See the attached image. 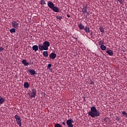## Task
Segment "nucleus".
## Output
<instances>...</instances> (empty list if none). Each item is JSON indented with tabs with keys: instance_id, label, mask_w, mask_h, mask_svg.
I'll use <instances>...</instances> for the list:
<instances>
[{
	"instance_id": "nucleus-1",
	"label": "nucleus",
	"mask_w": 127,
	"mask_h": 127,
	"mask_svg": "<svg viewBox=\"0 0 127 127\" xmlns=\"http://www.w3.org/2000/svg\"><path fill=\"white\" fill-rule=\"evenodd\" d=\"M88 115L91 117V118H96L100 117L101 113L100 111L97 110V108L95 106H92L90 108V111L88 112Z\"/></svg>"
},
{
	"instance_id": "nucleus-2",
	"label": "nucleus",
	"mask_w": 127,
	"mask_h": 127,
	"mask_svg": "<svg viewBox=\"0 0 127 127\" xmlns=\"http://www.w3.org/2000/svg\"><path fill=\"white\" fill-rule=\"evenodd\" d=\"M50 46V43L48 41H45L42 44L39 45V49L40 51H43V50H48V47Z\"/></svg>"
},
{
	"instance_id": "nucleus-3",
	"label": "nucleus",
	"mask_w": 127,
	"mask_h": 127,
	"mask_svg": "<svg viewBox=\"0 0 127 127\" xmlns=\"http://www.w3.org/2000/svg\"><path fill=\"white\" fill-rule=\"evenodd\" d=\"M14 118L15 119L17 125H18L19 127H21V118H20V117H19L18 115H15Z\"/></svg>"
},
{
	"instance_id": "nucleus-4",
	"label": "nucleus",
	"mask_w": 127,
	"mask_h": 127,
	"mask_svg": "<svg viewBox=\"0 0 127 127\" xmlns=\"http://www.w3.org/2000/svg\"><path fill=\"white\" fill-rule=\"evenodd\" d=\"M73 123H74V121L72 119H68L66 121V125L68 127H73Z\"/></svg>"
},
{
	"instance_id": "nucleus-5",
	"label": "nucleus",
	"mask_w": 127,
	"mask_h": 127,
	"mask_svg": "<svg viewBox=\"0 0 127 127\" xmlns=\"http://www.w3.org/2000/svg\"><path fill=\"white\" fill-rule=\"evenodd\" d=\"M36 89H32V92L30 94L31 98H35V96H36Z\"/></svg>"
},
{
	"instance_id": "nucleus-6",
	"label": "nucleus",
	"mask_w": 127,
	"mask_h": 127,
	"mask_svg": "<svg viewBox=\"0 0 127 127\" xmlns=\"http://www.w3.org/2000/svg\"><path fill=\"white\" fill-rule=\"evenodd\" d=\"M12 26L13 27V28H16V29H18V27L19 25H18V24L16 21H13L12 22Z\"/></svg>"
},
{
	"instance_id": "nucleus-7",
	"label": "nucleus",
	"mask_w": 127,
	"mask_h": 127,
	"mask_svg": "<svg viewBox=\"0 0 127 127\" xmlns=\"http://www.w3.org/2000/svg\"><path fill=\"white\" fill-rule=\"evenodd\" d=\"M57 56V55H56V54H55L54 53H52L49 55V58L52 60H54L55 59V58H56Z\"/></svg>"
},
{
	"instance_id": "nucleus-8",
	"label": "nucleus",
	"mask_w": 127,
	"mask_h": 127,
	"mask_svg": "<svg viewBox=\"0 0 127 127\" xmlns=\"http://www.w3.org/2000/svg\"><path fill=\"white\" fill-rule=\"evenodd\" d=\"M48 6H49L51 9H52L55 6V5H54V3H53V2L51 1H48Z\"/></svg>"
},
{
	"instance_id": "nucleus-9",
	"label": "nucleus",
	"mask_w": 127,
	"mask_h": 127,
	"mask_svg": "<svg viewBox=\"0 0 127 127\" xmlns=\"http://www.w3.org/2000/svg\"><path fill=\"white\" fill-rule=\"evenodd\" d=\"M106 53L109 55V56H114V51L108 49L106 51Z\"/></svg>"
},
{
	"instance_id": "nucleus-10",
	"label": "nucleus",
	"mask_w": 127,
	"mask_h": 127,
	"mask_svg": "<svg viewBox=\"0 0 127 127\" xmlns=\"http://www.w3.org/2000/svg\"><path fill=\"white\" fill-rule=\"evenodd\" d=\"M52 9L54 12H60V8L57 6H54Z\"/></svg>"
},
{
	"instance_id": "nucleus-11",
	"label": "nucleus",
	"mask_w": 127,
	"mask_h": 127,
	"mask_svg": "<svg viewBox=\"0 0 127 127\" xmlns=\"http://www.w3.org/2000/svg\"><path fill=\"white\" fill-rule=\"evenodd\" d=\"M38 48H39V46L37 45H34L32 47V50L35 51V52H36L38 50Z\"/></svg>"
},
{
	"instance_id": "nucleus-12",
	"label": "nucleus",
	"mask_w": 127,
	"mask_h": 127,
	"mask_svg": "<svg viewBox=\"0 0 127 127\" xmlns=\"http://www.w3.org/2000/svg\"><path fill=\"white\" fill-rule=\"evenodd\" d=\"M4 102H5V99L2 98L1 96L0 95V104L2 105Z\"/></svg>"
},
{
	"instance_id": "nucleus-13",
	"label": "nucleus",
	"mask_w": 127,
	"mask_h": 127,
	"mask_svg": "<svg viewBox=\"0 0 127 127\" xmlns=\"http://www.w3.org/2000/svg\"><path fill=\"white\" fill-rule=\"evenodd\" d=\"M26 61V60H23L22 61V64H23L24 66H28V65H29V63H27Z\"/></svg>"
},
{
	"instance_id": "nucleus-14",
	"label": "nucleus",
	"mask_w": 127,
	"mask_h": 127,
	"mask_svg": "<svg viewBox=\"0 0 127 127\" xmlns=\"http://www.w3.org/2000/svg\"><path fill=\"white\" fill-rule=\"evenodd\" d=\"M28 72L31 75H35L36 74V71L34 69H30L28 70Z\"/></svg>"
},
{
	"instance_id": "nucleus-15",
	"label": "nucleus",
	"mask_w": 127,
	"mask_h": 127,
	"mask_svg": "<svg viewBox=\"0 0 127 127\" xmlns=\"http://www.w3.org/2000/svg\"><path fill=\"white\" fill-rule=\"evenodd\" d=\"M87 8H88V7H87V6H85L82 9V12L84 14H85V13H87Z\"/></svg>"
},
{
	"instance_id": "nucleus-16",
	"label": "nucleus",
	"mask_w": 127,
	"mask_h": 127,
	"mask_svg": "<svg viewBox=\"0 0 127 127\" xmlns=\"http://www.w3.org/2000/svg\"><path fill=\"white\" fill-rule=\"evenodd\" d=\"M84 31L86 33H89L90 32V28L88 26H86L84 27Z\"/></svg>"
},
{
	"instance_id": "nucleus-17",
	"label": "nucleus",
	"mask_w": 127,
	"mask_h": 127,
	"mask_svg": "<svg viewBox=\"0 0 127 127\" xmlns=\"http://www.w3.org/2000/svg\"><path fill=\"white\" fill-rule=\"evenodd\" d=\"M78 28H79V29L82 30L83 29H84L85 28V26H84V25H83V24L82 23H80L78 25Z\"/></svg>"
},
{
	"instance_id": "nucleus-18",
	"label": "nucleus",
	"mask_w": 127,
	"mask_h": 127,
	"mask_svg": "<svg viewBox=\"0 0 127 127\" xmlns=\"http://www.w3.org/2000/svg\"><path fill=\"white\" fill-rule=\"evenodd\" d=\"M24 87L27 89L28 88H29V83L28 82H26L24 83L23 85Z\"/></svg>"
},
{
	"instance_id": "nucleus-19",
	"label": "nucleus",
	"mask_w": 127,
	"mask_h": 127,
	"mask_svg": "<svg viewBox=\"0 0 127 127\" xmlns=\"http://www.w3.org/2000/svg\"><path fill=\"white\" fill-rule=\"evenodd\" d=\"M9 31L10 33H15V32H16V31L15 30V29L14 28H11L9 30Z\"/></svg>"
},
{
	"instance_id": "nucleus-20",
	"label": "nucleus",
	"mask_w": 127,
	"mask_h": 127,
	"mask_svg": "<svg viewBox=\"0 0 127 127\" xmlns=\"http://www.w3.org/2000/svg\"><path fill=\"white\" fill-rule=\"evenodd\" d=\"M43 55L44 57H48V52L44 51L43 53Z\"/></svg>"
},
{
	"instance_id": "nucleus-21",
	"label": "nucleus",
	"mask_w": 127,
	"mask_h": 127,
	"mask_svg": "<svg viewBox=\"0 0 127 127\" xmlns=\"http://www.w3.org/2000/svg\"><path fill=\"white\" fill-rule=\"evenodd\" d=\"M100 48L101 50H103V51H105L106 50V47L104 45H101L100 46Z\"/></svg>"
},
{
	"instance_id": "nucleus-22",
	"label": "nucleus",
	"mask_w": 127,
	"mask_h": 127,
	"mask_svg": "<svg viewBox=\"0 0 127 127\" xmlns=\"http://www.w3.org/2000/svg\"><path fill=\"white\" fill-rule=\"evenodd\" d=\"M99 30L102 32V33H104L105 32V29L103 27H100Z\"/></svg>"
},
{
	"instance_id": "nucleus-23",
	"label": "nucleus",
	"mask_w": 127,
	"mask_h": 127,
	"mask_svg": "<svg viewBox=\"0 0 127 127\" xmlns=\"http://www.w3.org/2000/svg\"><path fill=\"white\" fill-rule=\"evenodd\" d=\"M104 44H105V42H104L103 41H100L98 42V45H103Z\"/></svg>"
},
{
	"instance_id": "nucleus-24",
	"label": "nucleus",
	"mask_w": 127,
	"mask_h": 127,
	"mask_svg": "<svg viewBox=\"0 0 127 127\" xmlns=\"http://www.w3.org/2000/svg\"><path fill=\"white\" fill-rule=\"evenodd\" d=\"M122 114L123 115V116L124 117H126V118H127V112H126L125 111H123L122 112Z\"/></svg>"
},
{
	"instance_id": "nucleus-25",
	"label": "nucleus",
	"mask_w": 127,
	"mask_h": 127,
	"mask_svg": "<svg viewBox=\"0 0 127 127\" xmlns=\"http://www.w3.org/2000/svg\"><path fill=\"white\" fill-rule=\"evenodd\" d=\"M55 127H62V126L61 125H60V124H56L55 125Z\"/></svg>"
},
{
	"instance_id": "nucleus-26",
	"label": "nucleus",
	"mask_w": 127,
	"mask_h": 127,
	"mask_svg": "<svg viewBox=\"0 0 127 127\" xmlns=\"http://www.w3.org/2000/svg\"><path fill=\"white\" fill-rule=\"evenodd\" d=\"M56 18L57 19H59V20H61V19H62L63 18V17L61 16H57Z\"/></svg>"
},
{
	"instance_id": "nucleus-27",
	"label": "nucleus",
	"mask_w": 127,
	"mask_h": 127,
	"mask_svg": "<svg viewBox=\"0 0 127 127\" xmlns=\"http://www.w3.org/2000/svg\"><path fill=\"white\" fill-rule=\"evenodd\" d=\"M104 121L105 122V123H108L109 122V118H105L103 119Z\"/></svg>"
},
{
	"instance_id": "nucleus-28",
	"label": "nucleus",
	"mask_w": 127,
	"mask_h": 127,
	"mask_svg": "<svg viewBox=\"0 0 127 127\" xmlns=\"http://www.w3.org/2000/svg\"><path fill=\"white\" fill-rule=\"evenodd\" d=\"M41 4H46V3L45 2V1H44V0H41Z\"/></svg>"
},
{
	"instance_id": "nucleus-29",
	"label": "nucleus",
	"mask_w": 127,
	"mask_h": 127,
	"mask_svg": "<svg viewBox=\"0 0 127 127\" xmlns=\"http://www.w3.org/2000/svg\"><path fill=\"white\" fill-rule=\"evenodd\" d=\"M121 4H124V1L123 0H118Z\"/></svg>"
},
{
	"instance_id": "nucleus-30",
	"label": "nucleus",
	"mask_w": 127,
	"mask_h": 127,
	"mask_svg": "<svg viewBox=\"0 0 127 127\" xmlns=\"http://www.w3.org/2000/svg\"><path fill=\"white\" fill-rule=\"evenodd\" d=\"M4 50V48H2V47H0V52H1V51H3Z\"/></svg>"
},
{
	"instance_id": "nucleus-31",
	"label": "nucleus",
	"mask_w": 127,
	"mask_h": 127,
	"mask_svg": "<svg viewBox=\"0 0 127 127\" xmlns=\"http://www.w3.org/2000/svg\"><path fill=\"white\" fill-rule=\"evenodd\" d=\"M116 121H117V122H119L120 121V117H117L115 118Z\"/></svg>"
},
{
	"instance_id": "nucleus-32",
	"label": "nucleus",
	"mask_w": 127,
	"mask_h": 127,
	"mask_svg": "<svg viewBox=\"0 0 127 127\" xmlns=\"http://www.w3.org/2000/svg\"><path fill=\"white\" fill-rule=\"evenodd\" d=\"M51 66H52V64H48L47 68H51Z\"/></svg>"
},
{
	"instance_id": "nucleus-33",
	"label": "nucleus",
	"mask_w": 127,
	"mask_h": 127,
	"mask_svg": "<svg viewBox=\"0 0 127 127\" xmlns=\"http://www.w3.org/2000/svg\"><path fill=\"white\" fill-rule=\"evenodd\" d=\"M90 85H94V81H90Z\"/></svg>"
},
{
	"instance_id": "nucleus-34",
	"label": "nucleus",
	"mask_w": 127,
	"mask_h": 127,
	"mask_svg": "<svg viewBox=\"0 0 127 127\" xmlns=\"http://www.w3.org/2000/svg\"><path fill=\"white\" fill-rule=\"evenodd\" d=\"M74 39H75V41H78V38L74 37Z\"/></svg>"
},
{
	"instance_id": "nucleus-35",
	"label": "nucleus",
	"mask_w": 127,
	"mask_h": 127,
	"mask_svg": "<svg viewBox=\"0 0 127 127\" xmlns=\"http://www.w3.org/2000/svg\"><path fill=\"white\" fill-rule=\"evenodd\" d=\"M63 125H64V126H66V124L64 123V122H62Z\"/></svg>"
},
{
	"instance_id": "nucleus-36",
	"label": "nucleus",
	"mask_w": 127,
	"mask_h": 127,
	"mask_svg": "<svg viewBox=\"0 0 127 127\" xmlns=\"http://www.w3.org/2000/svg\"><path fill=\"white\" fill-rule=\"evenodd\" d=\"M67 17H68V18L71 17V16H70V15H69V14H67Z\"/></svg>"
}]
</instances>
